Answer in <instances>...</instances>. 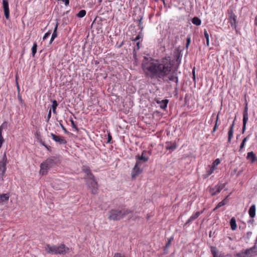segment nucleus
<instances>
[{"instance_id":"obj_47","label":"nucleus","mask_w":257,"mask_h":257,"mask_svg":"<svg viewBox=\"0 0 257 257\" xmlns=\"http://www.w3.org/2000/svg\"><path fill=\"white\" fill-rule=\"evenodd\" d=\"M4 123L0 126V136H2V130H3V126Z\"/></svg>"},{"instance_id":"obj_9","label":"nucleus","mask_w":257,"mask_h":257,"mask_svg":"<svg viewBox=\"0 0 257 257\" xmlns=\"http://www.w3.org/2000/svg\"><path fill=\"white\" fill-rule=\"evenodd\" d=\"M248 108L247 105L245 106L243 112V125L242 133L243 134L246 130V125L248 120Z\"/></svg>"},{"instance_id":"obj_52","label":"nucleus","mask_w":257,"mask_h":257,"mask_svg":"<svg viewBox=\"0 0 257 257\" xmlns=\"http://www.w3.org/2000/svg\"><path fill=\"white\" fill-rule=\"evenodd\" d=\"M54 39H55V38L51 36V39L50 41V43H51L54 41Z\"/></svg>"},{"instance_id":"obj_55","label":"nucleus","mask_w":257,"mask_h":257,"mask_svg":"<svg viewBox=\"0 0 257 257\" xmlns=\"http://www.w3.org/2000/svg\"><path fill=\"white\" fill-rule=\"evenodd\" d=\"M247 138H248V137H246L244 138L242 141H244V143H245V142L247 140Z\"/></svg>"},{"instance_id":"obj_61","label":"nucleus","mask_w":257,"mask_h":257,"mask_svg":"<svg viewBox=\"0 0 257 257\" xmlns=\"http://www.w3.org/2000/svg\"><path fill=\"white\" fill-rule=\"evenodd\" d=\"M17 85L18 89H19V86L18 82H17Z\"/></svg>"},{"instance_id":"obj_31","label":"nucleus","mask_w":257,"mask_h":257,"mask_svg":"<svg viewBox=\"0 0 257 257\" xmlns=\"http://www.w3.org/2000/svg\"><path fill=\"white\" fill-rule=\"evenodd\" d=\"M173 239V237H171L168 240V242H167L166 246H165V249L168 248L170 247L171 242L172 240Z\"/></svg>"},{"instance_id":"obj_62","label":"nucleus","mask_w":257,"mask_h":257,"mask_svg":"<svg viewBox=\"0 0 257 257\" xmlns=\"http://www.w3.org/2000/svg\"><path fill=\"white\" fill-rule=\"evenodd\" d=\"M254 251H257V248L255 249L254 250Z\"/></svg>"},{"instance_id":"obj_56","label":"nucleus","mask_w":257,"mask_h":257,"mask_svg":"<svg viewBox=\"0 0 257 257\" xmlns=\"http://www.w3.org/2000/svg\"><path fill=\"white\" fill-rule=\"evenodd\" d=\"M111 139V136L108 135V142H109Z\"/></svg>"},{"instance_id":"obj_51","label":"nucleus","mask_w":257,"mask_h":257,"mask_svg":"<svg viewBox=\"0 0 257 257\" xmlns=\"http://www.w3.org/2000/svg\"><path fill=\"white\" fill-rule=\"evenodd\" d=\"M37 140L39 143H42V140H41V139L40 137L37 138Z\"/></svg>"},{"instance_id":"obj_28","label":"nucleus","mask_w":257,"mask_h":257,"mask_svg":"<svg viewBox=\"0 0 257 257\" xmlns=\"http://www.w3.org/2000/svg\"><path fill=\"white\" fill-rule=\"evenodd\" d=\"M86 15V11L84 10H82L79 11V12L77 14V16L79 18H83Z\"/></svg>"},{"instance_id":"obj_36","label":"nucleus","mask_w":257,"mask_h":257,"mask_svg":"<svg viewBox=\"0 0 257 257\" xmlns=\"http://www.w3.org/2000/svg\"><path fill=\"white\" fill-rule=\"evenodd\" d=\"M71 124H72V127H73L74 128H75L76 131H78V128L76 126L75 124H74V121H73L72 119H71Z\"/></svg>"},{"instance_id":"obj_17","label":"nucleus","mask_w":257,"mask_h":257,"mask_svg":"<svg viewBox=\"0 0 257 257\" xmlns=\"http://www.w3.org/2000/svg\"><path fill=\"white\" fill-rule=\"evenodd\" d=\"M168 100L167 99H163L162 100H157V103L160 104V106L162 109H165L168 103Z\"/></svg>"},{"instance_id":"obj_53","label":"nucleus","mask_w":257,"mask_h":257,"mask_svg":"<svg viewBox=\"0 0 257 257\" xmlns=\"http://www.w3.org/2000/svg\"><path fill=\"white\" fill-rule=\"evenodd\" d=\"M254 24L257 26V15L256 16L254 20Z\"/></svg>"},{"instance_id":"obj_10","label":"nucleus","mask_w":257,"mask_h":257,"mask_svg":"<svg viewBox=\"0 0 257 257\" xmlns=\"http://www.w3.org/2000/svg\"><path fill=\"white\" fill-rule=\"evenodd\" d=\"M141 166L142 165L140 164L139 162H136V165L132 172L131 175L132 178L136 177L142 173V169L141 168Z\"/></svg>"},{"instance_id":"obj_25","label":"nucleus","mask_w":257,"mask_h":257,"mask_svg":"<svg viewBox=\"0 0 257 257\" xmlns=\"http://www.w3.org/2000/svg\"><path fill=\"white\" fill-rule=\"evenodd\" d=\"M52 108L53 109V112L54 113H56V109L57 107L58 104L56 100H53L52 101Z\"/></svg>"},{"instance_id":"obj_18","label":"nucleus","mask_w":257,"mask_h":257,"mask_svg":"<svg viewBox=\"0 0 257 257\" xmlns=\"http://www.w3.org/2000/svg\"><path fill=\"white\" fill-rule=\"evenodd\" d=\"M10 195L9 193L0 194V203L8 201Z\"/></svg>"},{"instance_id":"obj_24","label":"nucleus","mask_w":257,"mask_h":257,"mask_svg":"<svg viewBox=\"0 0 257 257\" xmlns=\"http://www.w3.org/2000/svg\"><path fill=\"white\" fill-rule=\"evenodd\" d=\"M192 22L193 24L196 25L197 26H199L201 23V20L199 19L198 17L193 18L192 19Z\"/></svg>"},{"instance_id":"obj_57","label":"nucleus","mask_w":257,"mask_h":257,"mask_svg":"<svg viewBox=\"0 0 257 257\" xmlns=\"http://www.w3.org/2000/svg\"><path fill=\"white\" fill-rule=\"evenodd\" d=\"M213 257H221L220 255H219L218 253L216 254L215 256H213Z\"/></svg>"},{"instance_id":"obj_1","label":"nucleus","mask_w":257,"mask_h":257,"mask_svg":"<svg viewBox=\"0 0 257 257\" xmlns=\"http://www.w3.org/2000/svg\"><path fill=\"white\" fill-rule=\"evenodd\" d=\"M173 63L170 57L158 60L148 61L143 63V69L145 75L152 79L162 78L171 72Z\"/></svg>"},{"instance_id":"obj_49","label":"nucleus","mask_w":257,"mask_h":257,"mask_svg":"<svg viewBox=\"0 0 257 257\" xmlns=\"http://www.w3.org/2000/svg\"><path fill=\"white\" fill-rule=\"evenodd\" d=\"M217 120H216V124L215 125V126H214V128H213V132H214L216 128H217Z\"/></svg>"},{"instance_id":"obj_21","label":"nucleus","mask_w":257,"mask_h":257,"mask_svg":"<svg viewBox=\"0 0 257 257\" xmlns=\"http://www.w3.org/2000/svg\"><path fill=\"white\" fill-rule=\"evenodd\" d=\"M248 213L251 218H253L255 215V206L252 205L249 209Z\"/></svg>"},{"instance_id":"obj_46","label":"nucleus","mask_w":257,"mask_h":257,"mask_svg":"<svg viewBox=\"0 0 257 257\" xmlns=\"http://www.w3.org/2000/svg\"><path fill=\"white\" fill-rule=\"evenodd\" d=\"M52 36L54 37L55 38H56L57 36V32H53Z\"/></svg>"},{"instance_id":"obj_48","label":"nucleus","mask_w":257,"mask_h":257,"mask_svg":"<svg viewBox=\"0 0 257 257\" xmlns=\"http://www.w3.org/2000/svg\"><path fill=\"white\" fill-rule=\"evenodd\" d=\"M57 28H58V23H57L55 26V28H54V31L53 32H57Z\"/></svg>"},{"instance_id":"obj_58","label":"nucleus","mask_w":257,"mask_h":257,"mask_svg":"<svg viewBox=\"0 0 257 257\" xmlns=\"http://www.w3.org/2000/svg\"><path fill=\"white\" fill-rule=\"evenodd\" d=\"M40 144H41L42 145H43V146L45 147V146L46 145L45 144V143L42 141V143H40Z\"/></svg>"},{"instance_id":"obj_32","label":"nucleus","mask_w":257,"mask_h":257,"mask_svg":"<svg viewBox=\"0 0 257 257\" xmlns=\"http://www.w3.org/2000/svg\"><path fill=\"white\" fill-rule=\"evenodd\" d=\"M211 251L213 256H215L216 254L218 253L216 248L214 246L211 247Z\"/></svg>"},{"instance_id":"obj_15","label":"nucleus","mask_w":257,"mask_h":257,"mask_svg":"<svg viewBox=\"0 0 257 257\" xmlns=\"http://www.w3.org/2000/svg\"><path fill=\"white\" fill-rule=\"evenodd\" d=\"M144 152L142 153L141 156L138 155L136 156L137 162H139L140 164L142 165L143 163H145L148 161V158L144 156Z\"/></svg>"},{"instance_id":"obj_40","label":"nucleus","mask_w":257,"mask_h":257,"mask_svg":"<svg viewBox=\"0 0 257 257\" xmlns=\"http://www.w3.org/2000/svg\"><path fill=\"white\" fill-rule=\"evenodd\" d=\"M114 257H125V256L122 254H121L119 253H116L114 254Z\"/></svg>"},{"instance_id":"obj_7","label":"nucleus","mask_w":257,"mask_h":257,"mask_svg":"<svg viewBox=\"0 0 257 257\" xmlns=\"http://www.w3.org/2000/svg\"><path fill=\"white\" fill-rule=\"evenodd\" d=\"M229 14V21L231 27L236 29V16L233 13L232 10H230L228 11Z\"/></svg>"},{"instance_id":"obj_59","label":"nucleus","mask_w":257,"mask_h":257,"mask_svg":"<svg viewBox=\"0 0 257 257\" xmlns=\"http://www.w3.org/2000/svg\"><path fill=\"white\" fill-rule=\"evenodd\" d=\"M45 147L47 150H49V148H50V147H48V146H47V145H45Z\"/></svg>"},{"instance_id":"obj_22","label":"nucleus","mask_w":257,"mask_h":257,"mask_svg":"<svg viewBox=\"0 0 257 257\" xmlns=\"http://www.w3.org/2000/svg\"><path fill=\"white\" fill-rule=\"evenodd\" d=\"M231 228L232 230H235L237 228L236 220L234 217H232L230 221Z\"/></svg>"},{"instance_id":"obj_6","label":"nucleus","mask_w":257,"mask_h":257,"mask_svg":"<svg viewBox=\"0 0 257 257\" xmlns=\"http://www.w3.org/2000/svg\"><path fill=\"white\" fill-rule=\"evenodd\" d=\"M7 161V156L5 154L3 160L0 161V180L1 181L4 180V177L6 171Z\"/></svg>"},{"instance_id":"obj_37","label":"nucleus","mask_w":257,"mask_h":257,"mask_svg":"<svg viewBox=\"0 0 257 257\" xmlns=\"http://www.w3.org/2000/svg\"><path fill=\"white\" fill-rule=\"evenodd\" d=\"M51 117V109H50L49 111L48 116H47V122L49 120Z\"/></svg>"},{"instance_id":"obj_27","label":"nucleus","mask_w":257,"mask_h":257,"mask_svg":"<svg viewBox=\"0 0 257 257\" xmlns=\"http://www.w3.org/2000/svg\"><path fill=\"white\" fill-rule=\"evenodd\" d=\"M226 203V202L225 199H224L223 200H222V201H221L218 203V204L217 205L216 207L214 209V210H215V209H216L221 206H223V205H225Z\"/></svg>"},{"instance_id":"obj_16","label":"nucleus","mask_w":257,"mask_h":257,"mask_svg":"<svg viewBox=\"0 0 257 257\" xmlns=\"http://www.w3.org/2000/svg\"><path fill=\"white\" fill-rule=\"evenodd\" d=\"M203 213V211H198V212H196L195 214H194L193 215H192L190 218L187 221V222H186V223L185 224V225H187V224L190 223L191 222H192V221H193L194 220L196 219V218H197L202 213Z\"/></svg>"},{"instance_id":"obj_63","label":"nucleus","mask_w":257,"mask_h":257,"mask_svg":"<svg viewBox=\"0 0 257 257\" xmlns=\"http://www.w3.org/2000/svg\"><path fill=\"white\" fill-rule=\"evenodd\" d=\"M102 1V0H99V2H101Z\"/></svg>"},{"instance_id":"obj_12","label":"nucleus","mask_w":257,"mask_h":257,"mask_svg":"<svg viewBox=\"0 0 257 257\" xmlns=\"http://www.w3.org/2000/svg\"><path fill=\"white\" fill-rule=\"evenodd\" d=\"M3 6L4 11V15L6 19L8 20L10 17V11L9 3L7 0H3Z\"/></svg>"},{"instance_id":"obj_44","label":"nucleus","mask_w":257,"mask_h":257,"mask_svg":"<svg viewBox=\"0 0 257 257\" xmlns=\"http://www.w3.org/2000/svg\"><path fill=\"white\" fill-rule=\"evenodd\" d=\"M64 3H65V5L67 6H68L69 5V0H62Z\"/></svg>"},{"instance_id":"obj_20","label":"nucleus","mask_w":257,"mask_h":257,"mask_svg":"<svg viewBox=\"0 0 257 257\" xmlns=\"http://www.w3.org/2000/svg\"><path fill=\"white\" fill-rule=\"evenodd\" d=\"M246 159L250 160V162L252 163L256 160V156L253 152H250L247 153Z\"/></svg>"},{"instance_id":"obj_5","label":"nucleus","mask_w":257,"mask_h":257,"mask_svg":"<svg viewBox=\"0 0 257 257\" xmlns=\"http://www.w3.org/2000/svg\"><path fill=\"white\" fill-rule=\"evenodd\" d=\"M86 184L92 194H96L97 193V183L94 179V177L92 178L87 179Z\"/></svg>"},{"instance_id":"obj_54","label":"nucleus","mask_w":257,"mask_h":257,"mask_svg":"<svg viewBox=\"0 0 257 257\" xmlns=\"http://www.w3.org/2000/svg\"><path fill=\"white\" fill-rule=\"evenodd\" d=\"M140 43L139 42H137V46L138 49H139L140 48Z\"/></svg>"},{"instance_id":"obj_42","label":"nucleus","mask_w":257,"mask_h":257,"mask_svg":"<svg viewBox=\"0 0 257 257\" xmlns=\"http://www.w3.org/2000/svg\"><path fill=\"white\" fill-rule=\"evenodd\" d=\"M143 19V17H141L140 20H139V27L142 30L143 29V27H141V25H142V20Z\"/></svg>"},{"instance_id":"obj_38","label":"nucleus","mask_w":257,"mask_h":257,"mask_svg":"<svg viewBox=\"0 0 257 257\" xmlns=\"http://www.w3.org/2000/svg\"><path fill=\"white\" fill-rule=\"evenodd\" d=\"M4 142V139L2 136H0V148L2 147L3 143Z\"/></svg>"},{"instance_id":"obj_26","label":"nucleus","mask_w":257,"mask_h":257,"mask_svg":"<svg viewBox=\"0 0 257 257\" xmlns=\"http://www.w3.org/2000/svg\"><path fill=\"white\" fill-rule=\"evenodd\" d=\"M37 44L36 43H34L32 48V53L33 57L35 56V54L37 52Z\"/></svg>"},{"instance_id":"obj_45","label":"nucleus","mask_w":257,"mask_h":257,"mask_svg":"<svg viewBox=\"0 0 257 257\" xmlns=\"http://www.w3.org/2000/svg\"><path fill=\"white\" fill-rule=\"evenodd\" d=\"M190 38H187V44H186L187 47H188V46L190 44Z\"/></svg>"},{"instance_id":"obj_41","label":"nucleus","mask_w":257,"mask_h":257,"mask_svg":"<svg viewBox=\"0 0 257 257\" xmlns=\"http://www.w3.org/2000/svg\"><path fill=\"white\" fill-rule=\"evenodd\" d=\"M220 163V160L219 159H217L215 160V161L213 162V165L215 166V165H218Z\"/></svg>"},{"instance_id":"obj_35","label":"nucleus","mask_w":257,"mask_h":257,"mask_svg":"<svg viewBox=\"0 0 257 257\" xmlns=\"http://www.w3.org/2000/svg\"><path fill=\"white\" fill-rule=\"evenodd\" d=\"M237 257H245V254L244 252H239L236 254Z\"/></svg>"},{"instance_id":"obj_43","label":"nucleus","mask_w":257,"mask_h":257,"mask_svg":"<svg viewBox=\"0 0 257 257\" xmlns=\"http://www.w3.org/2000/svg\"><path fill=\"white\" fill-rule=\"evenodd\" d=\"M141 38L140 34L138 35L134 39L132 40L134 41H137Z\"/></svg>"},{"instance_id":"obj_60","label":"nucleus","mask_w":257,"mask_h":257,"mask_svg":"<svg viewBox=\"0 0 257 257\" xmlns=\"http://www.w3.org/2000/svg\"><path fill=\"white\" fill-rule=\"evenodd\" d=\"M193 78L195 79V72L194 71H193Z\"/></svg>"},{"instance_id":"obj_13","label":"nucleus","mask_w":257,"mask_h":257,"mask_svg":"<svg viewBox=\"0 0 257 257\" xmlns=\"http://www.w3.org/2000/svg\"><path fill=\"white\" fill-rule=\"evenodd\" d=\"M51 136L52 137V139L56 142L60 144H65L67 143L66 141L64 140L62 137L55 135L53 133L51 134Z\"/></svg>"},{"instance_id":"obj_23","label":"nucleus","mask_w":257,"mask_h":257,"mask_svg":"<svg viewBox=\"0 0 257 257\" xmlns=\"http://www.w3.org/2000/svg\"><path fill=\"white\" fill-rule=\"evenodd\" d=\"M169 80L170 81H175L177 84L178 83V77L174 73H172V74L169 77Z\"/></svg>"},{"instance_id":"obj_11","label":"nucleus","mask_w":257,"mask_h":257,"mask_svg":"<svg viewBox=\"0 0 257 257\" xmlns=\"http://www.w3.org/2000/svg\"><path fill=\"white\" fill-rule=\"evenodd\" d=\"M245 257H251L254 255L257 254V246L254 245L253 247L247 249L244 252Z\"/></svg>"},{"instance_id":"obj_14","label":"nucleus","mask_w":257,"mask_h":257,"mask_svg":"<svg viewBox=\"0 0 257 257\" xmlns=\"http://www.w3.org/2000/svg\"><path fill=\"white\" fill-rule=\"evenodd\" d=\"M82 171L85 173L86 176L84 177V179L87 180L89 178H92L94 176L91 173V171L89 168L85 166H83L82 168Z\"/></svg>"},{"instance_id":"obj_3","label":"nucleus","mask_w":257,"mask_h":257,"mask_svg":"<svg viewBox=\"0 0 257 257\" xmlns=\"http://www.w3.org/2000/svg\"><path fill=\"white\" fill-rule=\"evenodd\" d=\"M131 213L132 211L128 209H113L109 212L108 218L111 220H118L124 218Z\"/></svg>"},{"instance_id":"obj_8","label":"nucleus","mask_w":257,"mask_h":257,"mask_svg":"<svg viewBox=\"0 0 257 257\" xmlns=\"http://www.w3.org/2000/svg\"><path fill=\"white\" fill-rule=\"evenodd\" d=\"M225 184H217L214 187L210 188V193L211 195L214 196L219 193L225 187Z\"/></svg>"},{"instance_id":"obj_29","label":"nucleus","mask_w":257,"mask_h":257,"mask_svg":"<svg viewBox=\"0 0 257 257\" xmlns=\"http://www.w3.org/2000/svg\"><path fill=\"white\" fill-rule=\"evenodd\" d=\"M204 36H205V39L206 40L207 45L208 46L209 45V34L206 30H204Z\"/></svg>"},{"instance_id":"obj_30","label":"nucleus","mask_w":257,"mask_h":257,"mask_svg":"<svg viewBox=\"0 0 257 257\" xmlns=\"http://www.w3.org/2000/svg\"><path fill=\"white\" fill-rule=\"evenodd\" d=\"M177 148V146L175 144H171L170 145H168L167 147H166V149L167 150H174L176 149Z\"/></svg>"},{"instance_id":"obj_34","label":"nucleus","mask_w":257,"mask_h":257,"mask_svg":"<svg viewBox=\"0 0 257 257\" xmlns=\"http://www.w3.org/2000/svg\"><path fill=\"white\" fill-rule=\"evenodd\" d=\"M51 33V31H49L47 33H46L43 36V40H45V39H46V38L50 35Z\"/></svg>"},{"instance_id":"obj_2","label":"nucleus","mask_w":257,"mask_h":257,"mask_svg":"<svg viewBox=\"0 0 257 257\" xmlns=\"http://www.w3.org/2000/svg\"><path fill=\"white\" fill-rule=\"evenodd\" d=\"M45 250L49 254H65L68 252L69 248L64 244H61L58 246L48 244L45 247Z\"/></svg>"},{"instance_id":"obj_50","label":"nucleus","mask_w":257,"mask_h":257,"mask_svg":"<svg viewBox=\"0 0 257 257\" xmlns=\"http://www.w3.org/2000/svg\"><path fill=\"white\" fill-rule=\"evenodd\" d=\"M61 126H62V129L64 130V132L65 133H67L68 132L67 131L66 129L62 125H61Z\"/></svg>"},{"instance_id":"obj_33","label":"nucleus","mask_w":257,"mask_h":257,"mask_svg":"<svg viewBox=\"0 0 257 257\" xmlns=\"http://www.w3.org/2000/svg\"><path fill=\"white\" fill-rule=\"evenodd\" d=\"M214 171V168L211 167L209 168V169L207 171V176L210 175Z\"/></svg>"},{"instance_id":"obj_39","label":"nucleus","mask_w":257,"mask_h":257,"mask_svg":"<svg viewBox=\"0 0 257 257\" xmlns=\"http://www.w3.org/2000/svg\"><path fill=\"white\" fill-rule=\"evenodd\" d=\"M244 145H245V143L244 141H242L241 144H240V148H239V151H240L244 147Z\"/></svg>"},{"instance_id":"obj_19","label":"nucleus","mask_w":257,"mask_h":257,"mask_svg":"<svg viewBox=\"0 0 257 257\" xmlns=\"http://www.w3.org/2000/svg\"><path fill=\"white\" fill-rule=\"evenodd\" d=\"M234 125V120H233L232 124L230 126L229 130L228 131V142H230L231 141V140L233 137Z\"/></svg>"},{"instance_id":"obj_4","label":"nucleus","mask_w":257,"mask_h":257,"mask_svg":"<svg viewBox=\"0 0 257 257\" xmlns=\"http://www.w3.org/2000/svg\"><path fill=\"white\" fill-rule=\"evenodd\" d=\"M55 164V158L51 157L43 162L40 165V174L42 175H46L49 169Z\"/></svg>"}]
</instances>
